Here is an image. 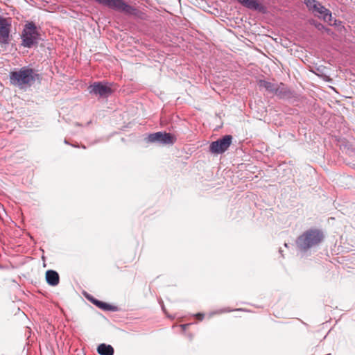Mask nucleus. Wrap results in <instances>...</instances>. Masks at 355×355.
<instances>
[{"label": "nucleus", "mask_w": 355, "mask_h": 355, "mask_svg": "<svg viewBox=\"0 0 355 355\" xmlns=\"http://www.w3.org/2000/svg\"><path fill=\"white\" fill-rule=\"evenodd\" d=\"M37 76V74L33 69L24 67L17 71L10 72V82L12 85L24 89L31 86Z\"/></svg>", "instance_id": "nucleus-1"}, {"label": "nucleus", "mask_w": 355, "mask_h": 355, "mask_svg": "<svg viewBox=\"0 0 355 355\" xmlns=\"http://www.w3.org/2000/svg\"><path fill=\"white\" fill-rule=\"evenodd\" d=\"M324 238L322 232L318 230L311 229L304 232L300 235L296 243L297 247L302 250H306L311 248L318 245Z\"/></svg>", "instance_id": "nucleus-2"}, {"label": "nucleus", "mask_w": 355, "mask_h": 355, "mask_svg": "<svg viewBox=\"0 0 355 355\" xmlns=\"http://www.w3.org/2000/svg\"><path fill=\"white\" fill-rule=\"evenodd\" d=\"M39 36L40 35L35 24L33 22H28L26 24L21 35L23 46L27 48L32 47L37 43Z\"/></svg>", "instance_id": "nucleus-3"}, {"label": "nucleus", "mask_w": 355, "mask_h": 355, "mask_svg": "<svg viewBox=\"0 0 355 355\" xmlns=\"http://www.w3.org/2000/svg\"><path fill=\"white\" fill-rule=\"evenodd\" d=\"M100 4L107 6L108 8L117 10L123 12L128 14H132L134 12L135 9L127 4L123 0H95Z\"/></svg>", "instance_id": "nucleus-4"}, {"label": "nucleus", "mask_w": 355, "mask_h": 355, "mask_svg": "<svg viewBox=\"0 0 355 355\" xmlns=\"http://www.w3.org/2000/svg\"><path fill=\"white\" fill-rule=\"evenodd\" d=\"M232 142L231 135H225L223 137L211 143L209 150L214 154H222L225 152Z\"/></svg>", "instance_id": "nucleus-5"}, {"label": "nucleus", "mask_w": 355, "mask_h": 355, "mask_svg": "<svg viewBox=\"0 0 355 355\" xmlns=\"http://www.w3.org/2000/svg\"><path fill=\"white\" fill-rule=\"evenodd\" d=\"M148 141L152 143L157 142L164 145H168L173 144L176 141V137L170 133L157 132L149 135Z\"/></svg>", "instance_id": "nucleus-6"}, {"label": "nucleus", "mask_w": 355, "mask_h": 355, "mask_svg": "<svg viewBox=\"0 0 355 355\" xmlns=\"http://www.w3.org/2000/svg\"><path fill=\"white\" fill-rule=\"evenodd\" d=\"M89 93L98 95L101 97H107L112 93L111 87L102 82H95L89 87Z\"/></svg>", "instance_id": "nucleus-7"}, {"label": "nucleus", "mask_w": 355, "mask_h": 355, "mask_svg": "<svg viewBox=\"0 0 355 355\" xmlns=\"http://www.w3.org/2000/svg\"><path fill=\"white\" fill-rule=\"evenodd\" d=\"M10 26V20L0 16V44L1 45H6L9 43Z\"/></svg>", "instance_id": "nucleus-8"}, {"label": "nucleus", "mask_w": 355, "mask_h": 355, "mask_svg": "<svg viewBox=\"0 0 355 355\" xmlns=\"http://www.w3.org/2000/svg\"><path fill=\"white\" fill-rule=\"evenodd\" d=\"M46 279L49 285L53 286H57L59 284V275L54 270H47L46 272Z\"/></svg>", "instance_id": "nucleus-9"}, {"label": "nucleus", "mask_w": 355, "mask_h": 355, "mask_svg": "<svg viewBox=\"0 0 355 355\" xmlns=\"http://www.w3.org/2000/svg\"><path fill=\"white\" fill-rule=\"evenodd\" d=\"M314 11L320 14L322 17L324 19V20L331 21V13L330 12V11L328 9H327L326 8L322 6L320 3H319V6L317 7L316 9H315Z\"/></svg>", "instance_id": "nucleus-10"}, {"label": "nucleus", "mask_w": 355, "mask_h": 355, "mask_svg": "<svg viewBox=\"0 0 355 355\" xmlns=\"http://www.w3.org/2000/svg\"><path fill=\"white\" fill-rule=\"evenodd\" d=\"M97 352L101 355H113L114 349L110 345L101 344L97 348Z\"/></svg>", "instance_id": "nucleus-11"}, {"label": "nucleus", "mask_w": 355, "mask_h": 355, "mask_svg": "<svg viewBox=\"0 0 355 355\" xmlns=\"http://www.w3.org/2000/svg\"><path fill=\"white\" fill-rule=\"evenodd\" d=\"M274 93L280 98H284L289 94V91L286 89L284 85L281 83L279 85H277Z\"/></svg>", "instance_id": "nucleus-12"}, {"label": "nucleus", "mask_w": 355, "mask_h": 355, "mask_svg": "<svg viewBox=\"0 0 355 355\" xmlns=\"http://www.w3.org/2000/svg\"><path fill=\"white\" fill-rule=\"evenodd\" d=\"M259 87L264 88L267 91L274 93V91L277 85H275L270 82L266 81L264 80H260L258 83Z\"/></svg>", "instance_id": "nucleus-13"}, {"label": "nucleus", "mask_w": 355, "mask_h": 355, "mask_svg": "<svg viewBox=\"0 0 355 355\" xmlns=\"http://www.w3.org/2000/svg\"><path fill=\"white\" fill-rule=\"evenodd\" d=\"M90 300L93 302V304H94L98 308H100L103 310H105V311H114L115 310V309L113 306L108 304L107 303L103 302L101 301H99V300H95V299H91Z\"/></svg>", "instance_id": "nucleus-14"}, {"label": "nucleus", "mask_w": 355, "mask_h": 355, "mask_svg": "<svg viewBox=\"0 0 355 355\" xmlns=\"http://www.w3.org/2000/svg\"><path fill=\"white\" fill-rule=\"evenodd\" d=\"M305 1L306 3V6L309 8L313 9V11L319 6V3L318 1H316L315 0H305Z\"/></svg>", "instance_id": "nucleus-15"}, {"label": "nucleus", "mask_w": 355, "mask_h": 355, "mask_svg": "<svg viewBox=\"0 0 355 355\" xmlns=\"http://www.w3.org/2000/svg\"><path fill=\"white\" fill-rule=\"evenodd\" d=\"M196 317L199 320H202L204 318V314L202 313H198L196 315Z\"/></svg>", "instance_id": "nucleus-16"}, {"label": "nucleus", "mask_w": 355, "mask_h": 355, "mask_svg": "<svg viewBox=\"0 0 355 355\" xmlns=\"http://www.w3.org/2000/svg\"><path fill=\"white\" fill-rule=\"evenodd\" d=\"M189 324H182V329H183L184 330H185V329H186V328H187V327H189Z\"/></svg>", "instance_id": "nucleus-17"}]
</instances>
